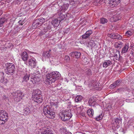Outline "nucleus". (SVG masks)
Segmentation results:
<instances>
[{"label": "nucleus", "mask_w": 134, "mask_h": 134, "mask_svg": "<svg viewBox=\"0 0 134 134\" xmlns=\"http://www.w3.org/2000/svg\"><path fill=\"white\" fill-rule=\"evenodd\" d=\"M43 113L46 116L50 119H53L55 116V113L52 109L51 106L47 105L44 107Z\"/></svg>", "instance_id": "f257e3e1"}, {"label": "nucleus", "mask_w": 134, "mask_h": 134, "mask_svg": "<svg viewBox=\"0 0 134 134\" xmlns=\"http://www.w3.org/2000/svg\"><path fill=\"white\" fill-rule=\"evenodd\" d=\"M59 116L62 120L65 121L70 119L72 114L71 110L69 109L61 111L59 113Z\"/></svg>", "instance_id": "f03ea898"}, {"label": "nucleus", "mask_w": 134, "mask_h": 134, "mask_svg": "<svg viewBox=\"0 0 134 134\" xmlns=\"http://www.w3.org/2000/svg\"><path fill=\"white\" fill-rule=\"evenodd\" d=\"M5 66L6 69H5V72L8 75H13L15 69L14 64L12 63H7Z\"/></svg>", "instance_id": "7ed1b4c3"}, {"label": "nucleus", "mask_w": 134, "mask_h": 134, "mask_svg": "<svg viewBox=\"0 0 134 134\" xmlns=\"http://www.w3.org/2000/svg\"><path fill=\"white\" fill-rule=\"evenodd\" d=\"M8 117V114L5 111L0 110V124H4Z\"/></svg>", "instance_id": "20e7f679"}, {"label": "nucleus", "mask_w": 134, "mask_h": 134, "mask_svg": "<svg viewBox=\"0 0 134 134\" xmlns=\"http://www.w3.org/2000/svg\"><path fill=\"white\" fill-rule=\"evenodd\" d=\"M46 82L48 84L52 83V82H55V80L53 78V72L48 74L47 75V79L46 80Z\"/></svg>", "instance_id": "39448f33"}, {"label": "nucleus", "mask_w": 134, "mask_h": 134, "mask_svg": "<svg viewBox=\"0 0 134 134\" xmlns=\"http://www.w3.org/2000/svg\"><path fill=\"white\" fill-rule=\"evenodd\" d=\"M32 97L33 99L35 102H36L37 103H40L42 102L43 99L41 95H33Z\"/></svg>", "instance_id": "423d86ee"}, {"label": "nucleus", "mask_w": 134, "mask_h": 134, "mask_svg": "<svg viewBox=\"0 0 134 134\" xmlns=\"http://www.w3.org/2000/svg\"><path fill=\"white\" fill-rule=\"evenodd\" d=\"M108 36L111 38L113 39H117L121 40L122 39V37L118 34H108Z\"/></svg>", "instance_id": "0eeeda50"}, {"label": "nucleus", "mask_w": 134, "mask_h": 134, "mask_svg": "<svg viewBox=\"0 0 134 134\" xmlns=\"http://www.w3.org/2000/svg\"><path fill=\"white\" fill-rule=\"evenodd\" d=\"M36 60L33 58L29 59L28 60L29 64L32 67H35L36 65Z\"/></svg>", "instance_id": "6e6552de"}, {"label": "nucleus", "mask_w": 134, "mask_h": 134, "mask_svg": "<svg viewBox=\"0 0 134 134\" xmlns=\"http://www.w3.org/2000/svg\"><path fill=\"white\" fill-rule=\"evenodd\" d=\"M42 26L43 29L47 32L51 28V24L49 22L43 24Z\"/></svg>", "instance_id": "1a4fd4ad"}, {"label": "nucleus", "mask_w": 134, "mask_h": 134, "mask_svg": "<svg viewBox=\"0 0 134 134\" xmlns=\"http://www.w3.org/2000/svg\"><path fill=\"white\" fill-rule=\"evenodd\" d=\"M120 0H110L109 5L112 7H115L117 4L120 3Z\"/></svg>", "instance_id": "9d476101"}, {"label": "nucleus", "mask_w": 134, "mask_h": 134, "mask_svg": "<svg viewBox=\"0 0 134 134\" xmlns=\"http://www.w3.org/2000/svg\"><path fill=\"white\" fill-rule=\"evenodd\" d=\"M12 95L14 97H18L21 99L24 95L23 92L20 91H18L15 92H13L12 93Z\"/></svg>", "instance_id": "9b49d317"}, {"label": "nucleus", "mask_w": 134, "mask_h": 134, "mask_svg": "<svg viewBox=\"0 0 134 134\" xmlns=\"http://www.w3.org/2000/svg\"><path fill=\"white\" fill-rule=\"evenodd\" d=\"M92 32L91 30L87 31L82 36V38L83 39H86L88 38L92 34Z\"/></svg>", "instance_id": "f8f14e48"}, {"label": "nucleus", "mask_w": 134, "mask_h": 134, "mask_svg": "<svg viewBox=\"0 0 134 134\" xmlns=\"http://www.w3.org/2000/svg\"><path fill=\"white\" fill-rule=\"evenodd\" d=\"M22 60L24 61H27L29 58V56L27 53L26 52H24L21 54Z\"/></svg>", "instance_id": "ddd939ff"}, {"label": "nucleus", "mask_w": 134, "mask_h": 134, "mask_svg": "<svg viewBox=\"0 0 134 134\" xmlns=\"http://www.w3.org/2000/svg\"><path fill=\"white\" fill-rule=\"evenodd\" d=\"M112 61L110 60H105L103 64L104 68H106L112 64Z\"/></svg>", "instance_id": "4468645a"}, {"label": "nucleus", "mask_w": 134, "mask_h": 134, "mask_svg": "<svg viewBox=\"0 0 134 134\" xmlns=\"http://www.w3.org/2000/svg\"><path fill=\"white\" fill-rule=\"evenodd\" d=\"M60 22L58 19L55 18L52 20L51 23V25L52 24L54 26L57 27L58 26Z\"/></svg>", "instance_id": "2eb2a0df"}, {"label": "nucleus", "mask_w": 134, "mask_h": 134, "mask_svg": "<svg viewBox=\"0 0 134 134\" xmlns=\"http://www.w3.org/2000/svg\"><path fill=\"white\" fill-rule=\"evenodd\" d=\"M81 55V53L78 52H73L70 53V55L73 57H75L76 58H79Z\"/></svg>", "instance_id": "dca6fc26"}, {"label": "nucleus", "mask_w": 134, "mask_h": 134, "mask_svg": "<svg viewBox=\"0 0 134 134\" xmlns=\"http://www.w3.org/2000/svg\"><path fill=\"white\" fill-rule=\"evenodd\" d=\"M53 74V78L55 80V81L59 79L60 77V74L59 72L55 71L52 72Z\"/></svg>", "instance_id": "f3484780"}, {"label": "nucleus", "mask_w": 134, "mask_h": 134, "mask_svg": "<svg viewBox=\"0 0 134 134\" xmlns=\"http://www.w3.org/2000/svg\"><path fill=\"white\" fill-rule=\"evenodd\" d=\"M58 15L59 16L58 18V19L59 20V21L60 22L61 21L65 18V16L62 13V12H59L58 13Z\"/></svg>", "instance_id": "a211bd4d"}, {"label": "nucleus", "mask_w": 134, "mask_h": 134, "mask_svg": "<svg viewBox=\"0 0 134 134\" xmlns=\"http://www.w3.org/2000/svg\"><path fill=\"white\" fill-rule=\"evenodd\" d=\"M96 41H94L92 40H91L89 42L87 43V46L88 47H94L96 45Z\"/></svg>", "instance_id": "6ab92c4d"}, {"label": "nucleus", "mask_w": 134, "mask_h": 134, "mask_svg": "<svg viewBox=\"0 0 134 134\" xmlns=\"http://www.w3.org/2000/svg\"><path fill=\"white\" fill-rule=\"evenodd\" d=\"M121 18V17L118 16L117 15H114L110 18V20L112 22H116L120 20Z\"/></svg>", "instance_id": "aec40b11"}, {"label": "nucleus", "mask_w": 134, "mask_h": 134, "mask_svg": "<svg viewBox=\"0 0 134 134\" xmlns=\"http://www.w3.org/2000/svg\"><path fill=\"white\" fill-rule=\"evenodd\" d=\"M41 25V23H40L38 21V20H36L32 24V26L34 28H36L37 26H40Z\"/></svg>", "instance_id": "412c9836"}, {"label": "nucleus", "mask_w": 134, "mask_h": 134, "mask_svg": "<svg viewBox=\"0 0 134 134\" xmlns=\"http://www.w3.org/2000/svg\"><path fill=\"white\" fill-rule=\"evenodd\" d=\"M120 56V52L116 50V52L115 53L113 57L114 59L116 60H119Z\"/></svg>", "instance_id": "4be33fe9"}, {"label": "nucleus", "mask_w": 134, "mask_h": 134, "mask_svg": "<svg viewBox=\"0 0 134 134\" xmlns=\"http://www.w3.org/2000/svg\"><path fill=\"white\" fill-rule=\"evenodd\" d=\"M87 113L90 117H92L94 114L93 110L92 109H89L87 110Z\"/></svg>", "instance_id": "5701e85b"}, {"label": "nucleus", "mask_w": 134, "mask_h": 134, "mask_svg": "<svg viewBox=\"0 0 134 134\" xmlns=\"http://www.w3.org/2000/svg\"><path fill=\"white\" fill-rule=\"evenodd\" d=\"M51 53L49 51L45 52H43V57L46 58H49L51 57L50 55Z\"/></svg>", "instance_id": "b1692460"}, {"label": "nucleus", "mask_w": 134, "mask_h": 134, "mask_svg": "<svg viewBox=\"0 0 134 134\" xmlns=\"http://www.w3.org/2000/svg\"><path fill=\"white\" fill-rule=\"evenodd\" d=\"M129 49V45L125 44L124 47L122 48L121 51V53H124L127 52Z\"/></svg>", "instance_id": "393cba45"}, {"label": "nucleus", "mask_w": 134, "mask_h": 134, "mask_svg": "<svg viewBox=\"0 0 134 134\" xmlns=\"http://www.w3.org/2000/svg\"><path fill=\"white\" fill-rule=\"evenodd\" d=\"M41 91L38 89H37L35 90H34L33 91L32 94L33 95L32 96H33V95H41Z\"/></svg>", "instance_id": "a878e982"}, {"label": "nucleus", "mask_w": 134, "mask_h": 134, "mask_svg": "<svg viewBox=\"0 0 134 134\" xmlns=\"http://www.w3.org/2000/svg\"><path fill=\"white\" fill-rule=\"evenodd\" d=\"M24 114L26 115H29L31 113L30 109L28 107H26L24 109Z\"/></svg>", "instance_id": "bb28decb"}, {"label": "nucleus", "mask_w": 134, "mask_h": 134, "mask_svg": "<svg viewBox=\"0 0 134 134\" xmlns=\"http://www.w3.org/2000/svg\"><path fill=\"white\" fill-rule=\"evenodd\" d=\"M122 119L120 118H116L115 119V122L117 125L119 126L121 124Z\"/></svg>", "instance_id": "cd10ccee"}, {"label": "nucleus", "mask_w": 134, "mask_h": 134, "mask_svg": "<svg viewBox=\"0 0 134 134\" xmlns=\"http://www.w3.org/2000/svg\"><path fill=\"white\" fill-rule=\"evenodd\" d=\"M88 103L90 105L94 106L96 102L93 98H90L89 100Z\"/></svg>", "instance_id": "c85d7f7f"}, {"label": "nucleus", "mask_w": 134, "mask_h": 134, "mask_svg": "<svg viewBox=\"0 0 134 134\" xmlns=\"http://www.w3.org/2000/svg\"><path fill=\"white\" fill-rule=\"evenodd\" d=\"M7 21V19L2 18L0 19V27L3 26L4 24Z\"/></svg>", "instance_id": "c756f323"}, {"label": "nucleus", "mask_w": 134, "mask_h": 134, "mask_svg": "<svg viewBox=\"0 0 134 134\" xmlns=\"http://www.w3.org/2000/svg\"><path fill=\"white\" fill-rule=\"evenodd\" d=\"M68 7V6L67 4H64L61 7L60 9V10L62 12H64L67 9Z\"/></svg>", "instance_id": "7c9ffc66"}, {"label": "nucleus", "mask_w": 134, "mask_h": 134, "mask_svg": "<svg viewBox=\"0 0 134 134\" xmlns=\"http://www.w3.org/2000/svg\"><path fill=\"white\" fill-rule=\"evenodd\" d=\"M30 76V74L29 73L27 74L26 73L23 78V81H27L28 80H29V77Z\"/></svg>", "instance_id": "2f4dec72"}, {"label": "nucleus", "mask_w": 134, "mask_h": 134, "mask_svg": "<svg viewBox=\"0 0 134 134\" xmlns=\"http://www.w3.org/2000/svg\"><path fill=\"white\" fill-rule=\"evenodd\" d=\"M82 97L80 95L77 96L75 99V101L76 102H80L82 99Z\"/></svg>", "instance_id": "473e14b6"}, {"label": "nucleus", "mask_w": 134, "mask_h": 134, "mask_svg": "<svg viewBox=\"0 0 134 134\" xmlns=\"http://www.w3.org/2000/svg\"><path fill=\"white\" fill-rule=\"evenodd\" d=\"M85 74L87 76H91L92 74L91 70L89 69H87L86 71Z\"/></svg>", "instance_id": "72a5a7b5"}, {"label": "nucleus", "mask_w": 134, "mask_h": 134, "mask_svg": "<svg viewBox=\"0 0 134 134\" xmlns=\"http://www.w3.org/2000/svg\"><path fill=\"white\" fill-rule=\"evenodd\" d=\"M123 43L121 42H119L115 44V46L116 48H121L123 45Z\"/></svg>", "instance_id": "f704fd0d"}, {"label": "nucleus", "mask_w": 134, "mask_h": 134, "mask_svg": "<svg viewBox=\"0 0 134 134\" xmlns=\"http://www.w3.org/2000/svg\"><path fill=\"white\" fill-rule=\"evenodd\" d=\"M100 23L102 24L107 23L108 22V20L106 19L103 18H100Z\"/></svg>", "instance_id": "c9c22d12"}, {"label": "nucleus", "mask_w": 134, "mask_h": 134, "mask_svg": "<svg viewBox=\"0 0 134 134\" xmlns=\"http://www.w3.org/2000/svg\"><path fill=\"white\" fill-rule=\"evenodd\" d=\"M121 81L120 80H118L115 81L114 83L115 84L116 87L118 86H119L120 85L121 82Z\"/></svg>", "instance_id": "e433bc0d"}, {"label": "nucleus", "mask_w": 134, "mask_h": 134, "mask_svg": "<svg viewBox=\"0 0 134 134\" xmlns=\"http://www.w3.org/2000/svg\"><path fill=\"white\" fill-rule=\"evenodd\" d=\"M37 20L38 22L41 23V24L44 23L46 21V19L43 18H39Z\"/></svg>", "instance_id": "4c0bfd02"}, {"label": "nucleus", "mask_w": 134, "mask_h": 134, "mask_svg": "<svg viewBox=\"0 0 134 134\" xmlns=\"http://www.w3.org/2000/svg\"><path fill=\"white\" fill-rule=\"evenodd\" d=\"M103 117V115L102 114L99 115L98 116H97L96 118V120L98 121L101 120Z\"/></svg>", "instance_id": "58836bf2"}, {"label": "nucleus", "mask_w": 134, "mask_h": 134, "mask_svg": "<svg viewBox=\"0 0 134 134\" xmlns=\"http://www.w3.org/2000/svg\"><path fill=\"white\" fill-rule=\"evenodd\" d=\"M47 31H45V30H43L40 31L39 32V35L40 36H43L44 34H45Z\"/></svg>", "instance_id": "ea45409f"}, {"label": "nucleus", "mask_w": 134, "mask_h": 134, "mask_svg": "<svg viewBox=\"0 0 134 134\" xmlns=\"http://www.w3.org/2000/svg\"><path fill=\"white\" fill-rule=\"evenodd\" d=\"M41 134H53L51 131L49 130L45 131Z\"/></svg>", "instance_id": "a19ab883"}, {"label": "nucleus", "mask_w": 134, "mask_h": 134, "mask_svg": "<svg viewBox=\"0 0 134 134\" xmlns=\"http://www.w3.org/2000/svg\"><path fill=\"white\" fill-rule=\"evenodd\" d=\"M14 101L16 102H19L22 99L19 98L18 97H14Z\"/></svg>", "instance_id": "79ce46f5"}, {"label": "nucleus", "mask_w": 134, "mask_h": 134, "mask_svg": "<svg viewBox=\"0 0 134 134\" xmlns=\"http://www.w3.org/2000/svg\"><path fill=\"white\" fill-rule=\"evenodd\" d=\"M7 80L6 79H4V77H2V78L0 80V81L1 82L5 83V84L7 82Z\"/></svg>", "instance_id": "37998d69"}, {"label": "nucleus", "mask_w": 134, "mask_h": 134, "mask_svg": "<svg viewBox=\"0 0 134 134\" xmlns=\"http://www.w3.org/2000/svg\"><path fill=\"white\" fill-rule=\"evenodd\" d=\"M125 34L127 35V36H129L132 35L133 33L130 31H128L126 32Z\"/></svg>", "instance_id": "c03bdc74"}, {"label": "nucleus", "mask_w": 134, "mask_h": 134, "mask_svg": "<svg viewBox=\"0 0 134 134\" xmlns=\"http://www.w3.org/2000/svg\"><path fill=\"white\" fill-rule=\"evenodd\" d=\"M78 0H69L70 4L72 5L73 4H75V2H77Z\"/></svg>", "instance_id": "a18cd8bd"}, {"label": "nucleus", "mask_w": 134, "mask_h": 134, "mask_svg": "<svg viewBox=\"0 0 134 134\" xmlns=\"http://www.w3.org/2000/svg\"><path fill=\"white\" fill-rule=\"evenodd\" d=\"M105 0H95V1L97 3H98L102 4L103 2H104Z\"/></svg>", "instance_id": "49530a36"}, {"label": "nucleus", "mask_w": 134, "mask_h": 134, "mask_svg": "<svg viewBox=\"0 0 134 134\" xmlns=\"http://www.w3.org/2000/svg\"><path fill=\"white\" fill-rule=\"evenodd\" d=\"M116 87V86L114 83L111 85L110 86V88L111 89H113Z\"/></svg>", "instance_id": "de8ad7c7"}, {"label": "nucleus", "mask_w": 134, "mask_h": 134, "mask_svg": "<svg viewBox=\"0 0 134 134\" xmlns=\"http://www.w3.org/2000/svg\"><path fill=\"white\" fill-rule=\"evenodd\" d=\"M34 80L35 81V83H37L40 80V79L38 78L34 77Z\"/></svg>", "instance_id": "09e8293b"}, {"label": "nucleus", "mask_w": 134, "mask_h": 134, "mask_svg": "<svg viewBox=\"0 0 134 134\" xmlns=\"http://www.w3.org/2000/svg\"><path fill=\"white\" fill-rule=\"evenodd\" d=\"M65 60H66L67 62H69L70 60L69 57L68 55H66L65 57Z\"/></svg>", "instance_id": "8fccbe9b"}, {"label": "nucleus", "mask_w": 134, "mask_h": 134, "mask_svg": "<svg viewBox=\"0 0 134 134\" xmlns=\"http://www.w3.org/2000/svg\"><path fill=\"white\" fill-rule=\"evenodd\" d=\"M52 36V35L49 33H48L46 34V37L48 38L51 37Z\"/></svg>", "instance_id": "3c124183"}, {"label": "nucleus", "mask_w": 134, "mask_h": 134, "mask_svg": "<svg viewBox=\"0 0 134 134\" xmlns=\"http://www.w3.org/2000/svg\"><path fill=\"white\" fill-rule=\"evenodd\" d=\"M99 85L98 84V83H96L94 84V87L95 88H98L99 87Z\"/></svg>", "instance_id": "603ef678"}, {"label": "nucleus", "mask_w": 134, "mask_h": 134, "mask_svg": "<svg viewBox=\"0 0 134 134\" xmlns=\"http://www.w3.org/2000/svg\"><path fill=\"white\" fill-rule=\"evenodd\" d=\"M30 81L31 82H32L33 83V84H35V80H34V78H31V79L30 80Z\"/></svg>", "instance_id": "864d4df0"}, {"label": "nucleus", "mask_w": 134, "mask_h": 134, "mask_svg": "<svg viewBox=\"0 0 134 134\" xmlns=\"http://www.w3.org/2000/svg\"><path fill=\"white\" fill-rule=\"evenodd\" d=\"M88 59H87V58H85L83 59V62H84L85 63V61H86V62H88Z\"/></svg>", "instance_id": "5fc2aeb1"}, {"label": "nucleus", "mask_w": 134, "mask_h": 134, "mask_svg": "<svg viewBox=\"0 0 134 134\" xmlns=\"http://www.w3.org/2000/svg\"><path fill=\"white\" fill-rule=\"evenodd\" d=\"M81 115L82 117H85V114L84 113H81Z\"/></svg>", "instance_id": "6e6d98bb"}, {"label": "nucleus", "mask_w": 134, "mask_h": 134, "mask_svg": "<svg viewBox=\"0 0 134 134\" xmlns=\"http://www.w3.org/2000/svg\"><path fill=\"white\" fill-rule=\"evenodd\" d=\"M3 13V11L2 10H0V16Z\"/></svg>", "instance_id": "4d7b16f0"}, {"label": "nucleus", "mask_w": 134, "mask_h": 134, "mask_svg": "<svg viewBox=\"0 0 134 134\" xmlns=\"http://www.w3.org/2000/svg\"><path fill=\"white\" fill-rule=\"evenodd\" d=\"M123 89H124L123 88H120L119 89H118V90H119L120 91L123 90Z\"/></svg>", "instance_id": "13d9d810"}, {"label": "nucleus", "mask_w": 134, "mask_h": 134, "mask_svg": "<svg viewBox=\"0 0 134 134\" xmlns=\"http://www.w3.org/2000/svg\"><path fill=\"white\" fill-rule=\"evenodd\" d=\"M66 134H72L71 132H67Z\"/></svg>", "instance_id": "bf43d9fd"}, {"label": "nucleus", "mask_w": 134, "mask_h": 134, "mask_svg": "<svg viewBox=\"0 0 134 134\" xmlns=\"http://www.w3.org/2000/svg\"><path fill=\"white\" fill-rule=\"evenodd\" d=\"M20 21H19V24H20L21 25H22L23 24L21 23H20Z\"/></svg>", "instance_id": "052dcab7"}, {"label": "nucleus", "mask_w": 134, "mask_h": 134, "mask_svg": "<svg viewBox=\"0 0 134 134\" xmlns=\"http://www.w3.org/2000/svg\"><path fill=\"white\" fill-rule=\"evenodd\" d=\"M51 50L50 49L49 51H49V52L50 53V52L51 51Z\"/></svg>", "instance_id": "680f3d73"}, {"label": "nucleus", "mask_w": 134, "mask_h": 134, "mask_svg": "<svg viewBox=\"0 0 134 134\" xmlns=\"http://www.w3.org/2000/svg\"><path fill=\"white\" fill-rule=\"evenodd\" d=\"M37 74H38V73H39V72H38V71H37Z\"/></svg>", "instance_id": "e2e57ef3"}]
</instances>
